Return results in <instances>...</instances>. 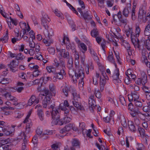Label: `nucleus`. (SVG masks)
Here are the masks:
<instances>
[{"label":"nucleus","instance_id":"obj_1","mask_svg":"<svg viewBox=\"0 0 150 150\" xmlns=\"http://www.w3.org/2000/svg\"><path fill=\"white\" fill-rule=\"evenodd\" d=\"M41 94L45 96L44 99L42 101V104L43 108H47L48 105L49 109H52L50 113L52 118L55 119V118H58L59 117L58 111L60 110L58 108L55 107V105L54 104L51 105L52 103L51 98L53 95L48 89H44L41 92Z\"/></svg>","mask_w":150,"mask_h":150},{"label":"nucleus","instance_id":"obj_2","mask_svg":"<svg viewBox=\"0 0 150 150\" xmlns=\"http://www.w3.org/2000/svg\"><path fill=\"white\" fill-rule=\"evenodd\" d=\"M62 92L67 97L68 96L69 92H71L73 96L74 100L72 101V103L74 106L78 110H85L83 106L79 102L80 100V96L76 90L71 87H64L62 89Z\"/></svg>","mask_w":150,"mask_h":150},{"label":"nucleus","instance_id":"obj_3","mask_svg":"<svg viewBox=\"0 0 150 150\" xmlns=\"http://www.w3.org/2000/svg\"><path fill=\"white\" fill-rule=\"evenodd\" d=\"M59 111H58V114L59 117L58 118H56L55 119L52 118V121L51 122V124L52 126L59 125H62L64 124L69 123L71 120V118L70 117L68 116H65L63 119H60V114L59 113Z\"/></svg>","mask_w":150,"mask_h":150},{"label":"nucleus","instance_id":"obj_4","mask_svg":"<svg viewBox=\"0 0 150 150\" xmlns=\"http://www.w3.org/2000/svg\"><path fill=\"white\" fill-rule=\"evenodd\" d=\"M77 70L75 73V76L76 79H79V83L80 86H83V79L84 77L83 69L81 67L79 66L76 68Z\"/></svg>","mask_w":150,"mask_h":150},{"label":"nucleus","instance_id":"obj_5","mask_svg":"<svg viewBox=\"0 0 150 150\" xmlns=\"http://www.w3.org/2000/svg\"><path fill=\"white\" fill-rule=\"evenodd\" d=\"M77 70L75 73V76L76 79H79V83L80 86H83V79L84 77L83 69L81 67L79 66L76 68Z\"/></svg>","mask_w":150,"mask_h":150},{"label":"nucleus","instance_id":"obj_6","mask_svg":"<svg viewBox=\"0 0 150 150\" xmlns=\"http://www.w3.org/2000/svg\"><path fill=\"white\" fill-rule=\"evenodd\" d=\"M3 96L7 100L11 101V103L13 105H16L19 104L17 102L18 100L17 98L11 96L10 92H6L3 94Z\"/></svg>","mask_w":150,"mask_h":150},{"label":"nucleus","instance_id":"obj_7","mask_svg":"<svg viewBox=\"0 0 150 150\" xmlns=\"http://www.w3.org/2000/svg\"><path fill=\"white\" fill-rule=\"evenodd\" d=\"M56 50L57 52L59 53V55L62 58L68 59L71 57L69 54V52L66 51L65 49L57 48Z\"/></svg>","mask_w":150,"mask_h":150},{"label":"nucleus","instance_id":"obj_8","mask_svg":"<svg viewBox=\"0 0 150 150\" xmlns=\"http://www.w3.org/2000/svg\"><path fill=\"white\" fill-rule=\"evenodd\" d=\"M50 21V19L47 15H44L42 18V24L46 30H47L48 29V24Z\"/></svg>","mask_w":150,"mask_h":150},{"label":"nucleus","instance_id":"obj_9","mask_svg":"<svg viewBox=\"0 0 150 150\" xmlns=\"http://www.w3.org/2000/svg\"><path fill=\"white\" fill-rule=\"evenodd\" d=\"M39 98L35 95H32L28 100L27 104L29 106H31L33 104L36 105L39 103Z\"/></svg>","mask_w":150,"mask_h":150},{"label":"nucleus","instance_id":"obj_10","mask_svg":"<svg viewBox=\"0 0 150 150\" xmlns=\"http://www.w3.org/2000/svg\"><path fill=\"white\" fill-rule=\"evenodd\" d=\"M128 98L130 102L137 100L139 98V95L138 93L136 91H133L131 93V95H129L128 96Z\"/></svg>","mask_w":150,"mask_h":150},{"label":"nucleus","instance_id":"obj_11","mask_svg":"<svg viewBox=\"0 0 150 150\" xmlns=\"http://www.w3.org/2000/svg\"><path fill=\"white\" fill-rule=\"evenodd\" d=\"M65 74V73L63 68L61 69L59 71H55L53 76L55 79L57 78L59 79H63V76Z\"/></svg>","mask_w":150,"mask_h":150},{"label":"nucleus","instance_id":"obj_12","mask_svg":"<svg viewBox=\"0 0 150 150\" xmlns=\"http://www.w3.org/2000/svg\"><path fill=\"white\" fill-rule=\"evenodd\" d=\"M93 96L90 97L88 100L89 108L91 112L93 111L96 106L95 102L93 99Z\"/></svg>","mask_w":150,"mask_h":150},{"label":"nucleus","instance_id":"obj_13","mask_svg":"<svg viewBox=\"0 0 150 150\" xmlns=\"http://www.w3.org/2000/svg\"><path fill=\"white\" fill-rule=\"evenodd\" d=\"M16 61L13 60L10 62V64H8L10 70L13 72H15L17 71L16 67L18 65L16 64Z\"/></svg>","mask_w":150,"mask_h":150},{"label":"nucleus","instance_id":"obj_14","mask_svg":"<svg viewBox=\"0 0 150 150\" xmlns=\"http://www.w3.org/2000/svg\"><path fill=\"white\" fill-rule=\"evenodd\" d=\"M68 62L67 67L69 70V74L70 75V71H73L72 68L73 67V60L72 57L68 59Z\"/></svg>","mask_w":150,"mask_h":150},{"label":"nucleus","instance_id":"obj_15","mask_svg":"<svg viewBox=\"0 0 150 150\" xmlns=\"http://www.w3.org/2000/svg\"><path fill=\"white\" fill-rule=\"evenodd\" d=\"M118 118L120 120L121 123L123 127L127 128V123L124 116L122 115H120L118 116Z\"/></svg>","mask_w":150,"mask_h":150},{"label":"nucleus","instance_id":"obj_16","mask_svg":"<svg viewBox=\"0 0 150 150\" xmlns=\"http://www.w3.org/2000/svg\"><path fill=\"white\" fill-rule=\"evenodd\" d=\"M115 67H116V69L115 70L113 74L112 75V77L113 78V80L114 79H117L118 78L119 76L120 75V73L119 69L117 68V65L115 63H114Z\"/></svg>","mask_w":150,"mask_h":150},{"label":"nucleus","instance_id":"obj_17","mask_svg":"<svg viewBox=\"0 0 150 150\" xmlns=\"http://www.w3.org/2000/svg\"><path fill=\"white\" fill-rule=\"evenodd\" d=\"M128 125L130 130L133 132H135L136 129L133 122L131 121H128Z\"/></svg>","mask_w":150,"mask_h":150},{"label":"nucleus","instance_id":"obj_18","mask_svg":"<svg viewBox=\"0 0 150 150\" xmlns=\"http://www.w3.org/2000/svg\"><path fill=\"white\" fill-rule=\"evenodd\" d=\"M100 91L102 92L104 90V86L105 85L106 83V80L104 79H102L101 76L100 77Z\"/></svg>","mask_w":150,"mask_h":150},{"label":"nucleus","instance_id":"obj_19","mask_svg":"<svg viewBox=\"0 0 150 150\" xmlns=\"http://www.w3.org/2000/svg\"><path fill=\"white\" fill-rule=\"evenodd\" d=\"M139 78H141V80L142 81L143 85H145L147 82V76L144 71H141V77Z\"/></svg>","mask_w":150,"mask_h":150},{"label":"nucleus","instance_id":"obj_20","mask_svg":"<svg viewBox=\"0 0 150 150\" xmlns=\"http://www.w3.org/2000/svg\"><path fill=\"white\" fill-rule=\"evenodd\" d=\"M37 115H38L40 120L42 121L44 119V115L43 110H37Z\"/></svg>","mask_w":150,"mask_h":150},{"label":"nucleus","instance_id":"obj_21","mask_svg":"<svg viewBox=\"0 0 150 150\" xmlns=\"http://www.w3.org/2000/svg\"><path fill=\"white\" fill-rule=\"evenodd\" d=\"M146 12L142 8H140L139 11L138 17L140 19H143L144 16L145 15Z\"/></svg>","mask_w":150,"mask_h":150},{"label":"nucleus","instance_id":"obj_22","mask_svg":"<svg viewBox=\"0 0 150 150\" xmlns=\"http://www.w3.org/2000/svg\"><path fill=\"white\" fill-rule=\"evenodd\" d=\"M55 88V86L53 84L51 83L50 84L49 88L50 91H51L50 92L52 93L53 96H55L56 93Z\"/></svg>","mask_w":150,"mask_h":150},{"label":"nucleus","instance_id":"obj_23","mask_svg":"<svg viewBox=\"0 0 150 150\" xmlns=\"http://www.w3.org/2000/svg\"><path fill=\"white\" fill-rule=\"evenodd\" d=\"M80 46L81 50L83 54L87 50V47L83 43H81L79 45Z\"/></svg>","mask_w":150,"mask_h":150},{"label":"nucleus","instance_id":"obj_24","mask_svg":"<svg viewBox=\"0 0 150 150\" xmlns=\"http://www.w3.org/2000/svg\"><path fill=\"white\" fill-rule=\"evenodd\" d=\"M15 118H21L23 115V113L22 112L19 111H16L14 112Z\"/></svg>","mask_w":150,"mask_h":150},{"label":"nucleus","instance_id":"obj_25","mask_svg":"<svg viewBox=\"0 0 150 150\" xmlns=\"http://www.w3.org/2000/svg\"><path fill=\"white\" fill-rule=\"evenodd\" d=\"M75 55V67L76 68H77V67L79 66V55L78 53L76 52L74 54Z\"/></svg>","mask_w":150,"mask_h":150},{"label":"nucleus","instance_id":"obj_26","mask_svg":"<svg viewBox=\"0 0 150 150\" xmlns=\"http://www.w3.org/2000/svg\"><path fill=\"white\" fill-rule=\"evenodd\" d=\"M144 33L146 36H148L150 35V24H149L146 26L144 31Z\"/></svg>","mask_w":150,"mask_h":150},{"label":"nucleus","instance_id":"obj_27","mask_svg":"<svg viewBox=\"0 0 150 150\" xmlns=\"http://www.w3.org/2000/svg\"><path fill=\"white\" fill-rule=\"evenodd\" d=\"M140 33V29L138 25H136L135 29V35L134 36L135 38H138L139 35Z\"/></svg>","mask_w":150,"mask_h":150},{"label":"nucleus","instance_id":"obj_28","mask_svg":"<svg viewBox=\"0 0 150 150\" xmlns=\"http://www.w3.org/2000/svg\"><path fill=\"white\" fill-rule=\"evenodd\" d=\"M14 129H11V131H9L7 130L5 128L3 132L4 134L6 135H12L13 133L14 132Z\"/></svg>","mask_w":150,"mask_h":150},{"label":"nucleus","instance_id":"obj_29","mask_svg":"<svg viewBox=\"0 0 150 150\" xmlns=\"http://www.w3.org/2000/svg\"><path fill=\"white\" fill-rule=\"evenodd\" d=\"M72 145L73 146H79L80 145V142L78 139H74L71 142Z\"/></svg>","mask_w":150,"mask_h":150},{"label":"nucleus","instance_id":"obj_30","mask_svg":"<svg viewBox=\"0 0 150 150\" xmlns=\"http://www.w3.org/2000/svg\"><path fill=\"white\" fill-rule=\"evenodd\" d=\"M46 69L47 71L50 73L52 72L54 75V73H55L56 70L55 68L52 66H47L46 67Z\"/></svg>","mask_w":150,"mask_h":150},{"label":"nucleus","instance_id":"obj_31","mask_svg":"<svg viewBox=\"0 0 150 150\" xmlns=\"http://www.w3.org/2000/svg\"><path fill=\"white\" fill-rule=\"evenodd\" d=\"M91 35L95 38H96L99 35V33L96 29H94L92 30L91 33Z\"/></svg>","mask_w":150,"mask_h":150},{"label":"nucleus","instance_id":"obj_32","mask_svg":"<svg viewBox=\"0 0 150 150\" xmlns=\"http://www.w3.org/2000/svg\"><path fill=\"white\" fill-rule=\"evenodd\" d=\"M11 142V140L9 138H8L1 141L0 145L5 146L6 144L9 143Z\"/></svg>","mask_w":150,"mask_h":150},{"label":"nucleus","instance_id":"obj_33","mask_svg":"<svg viewBox=\"0 0 150 150\" xmlns=\"http://www.w3.org/2000/svg\"><path fill=\"white\" fill-rule=\"evenodd\" d=\"M118 19L120 23L125 25H126L128 23V20L126 18L122 17Z\"/></svg>","mask_w":150,"mask_h":150},{"label":"nucleus","instance_id":"obj_34","mask_svg":"<svg viewBox=\"0 0 150 150\" xmlns=\"http://www.w3.org/2000/svg\"><path fill=\"white\" fill-rule=\"evenodd\" d=\"M134 102L135 105L136 107L138 108H141L143 106L142 103L141 102L137 100L134 101Z\"/></svg>","mask_w":150,"mask_h":150},{"label":"nucleus","instance_id":"obj_35","mask_svg":"<svg viewBox=\"0 0 150 150\" xmlns=\"http://www.w3.org/2000/svg\"><path fill=\"white\" fill-rule=\"evenodd\" d=\"M79 127L81 129V130L82 131V133L84 134V131H86V132L87 131V130L85 129V128H86L85 124L83 122L80 123Z\"/></svg>","mask_w":150,"mask_h":150},{"label":"nucleus","instance_id":"obj_36","mask_svg":"<svg viewBox=\"0 0 150 150\" xmlns=\"http://www.w3.org/2000/svg\"><path fill=\"white\" fill-rule=\"evenodd\" d=\"M52 133L53 132L52 130H46L44 131L43 133L42 134V139H45V138L43 137L44 135H50L52 134Z\"/></svg>","mask_w":150,"mask_h":150},{"label":"nucleus","instance_id":"obj_37","mask_svg":"<svg viewBox=\"0 0 150 150\" xmlns=\"http://www.w3.org/2000/svg\"><path fill=\"white\" fill-rule=\"evenodd\" d=\"M95 95L98 98H100L101 97V94L98 89L96 88L94 89Z\"/></svg>","mask_w":150,"mask_h":150},{"label":"nucleus","instance_id":"obj_38","mask_svg":"<svg viewBox=\"0 0 150 150\" xmlns=\"http://www.w3.org/2000/svg\"><path fill=\"white\" fill-rule=\"evenodd\" d=\"M42 41L44 43H45L47 46H48L50 45L52 43L53 41L50 40V38L49 39H43Z\"/></svg>","mask_w":150,"mask_h":150},{"label":"nucleus","instance_id":"obj_39","mask_svg":"<svg viewBox=\"0 0 150 150\" xmlns=\"http://www.w3.org/2000/svg\"><path fill=\"white\" fill-rule=\"evenodd\" d=\"M107 59L110 62H114V60L113 55V54L112 52L109 53V54L107 57Z\"/></svg>","mask_w":150,"mask_h":150},{"label":"nucleus","instance_id":"obj_40","mask_svg":"<svg viewBox=\"0 0 150 150\" xmlns=\"http://www.w3.org/2000/svg\"><path fill=\"white\" fill-rule=\"evenodd\" d=\"M148 105L144 106L142 108L143 110L146 113L150 112V105L148 104V102L147 103Z\"/></svg>","mask_w":150,"mask_h":150},{"label":"nucleus","instance_id":"obj_41","mask_svg":"<svg viewBox=\"0 0 150 150\" xmlns=\"http://www.w3.org/2000/svg\"><path fill=\"white\" fill-rule=\"evenodd\" d=\"M141 137L144 143L148 145L147 140L149 139V137L146 134Z\"/></svg>","mask_w":150,"mask_h":150},{"label":"nucleus","instance_id":"obj_42","mask_svg":"<svg viewBox=\"0 0 150 150\" xmlns=\"http://www.w3.org/2000/svg\"><path fill=\"white\" fill-rule=\"evenodd\" d=\"M25 57L23 56L22 54L20 53L18 54L16 56V59L17 60H23L25 59Z\"/></svg>","mask_w":150,"mask_h":150},{"label":"nucleus","instance_id":"obj_43","mask_svg":"<svg viewBox=\"0 0 150 150\" xmlns=\"http://www.w3.org/2000/svg\"><path fill=\"white\" fill-rule=\"evenodd\" d=\"M126 35L127 37H129L130 34H131V37L132 38L133 35L132 29L129 28L128 29L126 30L125 31Z\"/></svg>","mask_w":150,"mask_h":150},{"label":"nucleus","instance_id":"obj_44","mask_svg":"<svg viewBox=\"0 0 150 150\" xmlns=\"http://www.w3.org/2000/svg\"><path fill=\"white\" fill-rule=\"evenodd\" d=\"M10 80L9 78H3L0 81V83L4 84L6 83H8Z\"/></svg>","mask_w":150,"mask_h":150},{"label":"nucleus","instance_id":"obj_45","mask_svg":"<svg viewBox=\"0 0 150 150\" xmlns=\"http://www.w3.org/2000/svg\"><path fill=\"white\" fill-rule=\"evenodd\" d=\"M120 101L122 104L124 105H126L125 99L122 96L120 95L119 97Z\"/></svg>","mask_w":150,"mask_h":150},{"label":"nucleus","instance_id":"obj_46","mask_svg":"<svg viewBox=\"0 0 150 150\" xmlns=\"http://www.w3.org/2000/svg\"><path fill=\"white\" fill-rule=\"evenodd\" d=\"M129 13V11L127 8H125L122 11V14L125 17L128 16Z\"/></svg>","mask_w":150,"mask_h":150},{"label":"nucleus","instance_id":"obj_47","mask_svg":"<svg viewBox=\"0 0 150 150\" xmlns=\"http://www.w3.org/2000/svg\"><path fill=\"white\" fill-rule=\"evenodd\" d=\"M2 42H7L8 39V30L6 31V33L5 35L2 38Z\"/></svg>","mask_w":150,"mask_h":150},{"label":"nucleus","instance_id":"obj_48","mask_svg":"<svg viewBox=\"0 0 150 150\" xmlns=\"http://www.w3.org/2000/svg\"><path fill=\"white\" fill-rule=\"evenodd\" d=\"M138 131L140 134L141 137L146 134L145 133V131L144 129L142 127L139 128Z\"/></svg>","mask_w":150,"mask_h":150},{"label":"nucleus","instance_id":"obj_49","mask_svg":"<svg viewBox=\"0 0 150 150\" xmlns=\"http://www.w3.org/2000/svg\"><path fill=\"white\" fill-rule=\"evenodd\" d=\"M137 38V41L136 42L134 43L133 44V45H134V47L135 48H137L139 49H140V45L139 44V40L138 38Z\"/></svg>","mask_w":150,"mask_h":150},{"label":"nucleus","instance_id":"obj_50","mask_svg":"<svg viewBox=\"0 0 150 150\" xmlns=\"http://www.w3.org/2000/svg\"><path fill=\"white\" fill-rule=\"evenodd\" d=\"M138 147H137V150H145V147L142 144L137 143Z\"/></svg>","mask_w":150,"mask_h":150},{"label":"nucleus","instance_id":"obj_51","mask_svg":"<svg viewBox=\"0 0 150 150\" xmlns=\"http://www.w3.org/2000/svg\"><path fill=\"white\" fill-rule=\"evenodd\" d=\"M31 114V112H29L28 115H27L26 118H25V120L23 121V123H25L27 122H29L30 121H31L29 119V118L30 115Z\"/></svg>","mask_w":150,"mask_h":150},{"label":"nucleus","instance_id":"obj_52","mask_svg":"<svg viewBox=\"0 0 150 150\" xmlns=\"http://www.w3.org/2000/svg\"><path fill=\"white\" fill-rule=\"evenodd\" d=\"M122 44L126 49H128V48H131L129 44L125 40H123V41Z\"/></svg>","mask_w":150,"mask_h":150},{"label":"nucleus","instance_id":"obj_53","mask_svg":"<svg viewBox=\"0 0 150 150\" xmlns=\"http://www.w3.org/2000/svg\"><path fill=\"white\" fill-rule=\"evenodd\" d=\"M145 44L146 48L148 50H150V40H146Z\"/></svg>","mask_w":150,"mask_h":150},{"label":"nucleus","instance_id":"obj_54","mask_svg":"<svg viewBox=\"0 0 150 150\" xmlns=\"http://www.w3.org/2000/svg\"><path fill=\"white\" fill-rule=\"evenodd\" d=\"M113 0H108L106 1V4L108 7L112 6L114 4Z\"/></svg>","mask_w":150,"mask_h":150},{"label":"nucleus","instance_id":"obj_55","mask_svg":"<svg viewBox=\"0 0 150 150\" xmlns=\"http://www.w3.org/2000/svg\"><path fill=\"white\" fill-rule=\"evenodd\" d=\"M72 125H73V124L71 123L66 125L64 127L66 130V131L68 132L70 131L71 129Z\"/></svg>","mask_w":150,"mask_h":150},{"label":"nucleus","instance_id":"obj_56","mask_svg":"<svg viewBox=\"0 0 150 150\" xmlns=\"http://www.w3.org/2000/svg\"><path fill=\"white\" fill-rule=\"evenodd\" d=\"M143 89L145 93V95L146 97V98H147V95L149 93H150V90L149 89L148 87H146V86H145L144 87Z\"/></svg>","mask_w":150,"mask_h":150},{"label":"nucleus","instance_id":"obj_57","mask_svg":"<svg viewBox=\"0 0 150 150\" xmlns=\"http://www.w3.org/2000/svg\"><path fill=\"white\" fill-rule=\"evenodd\" d=\"M85 19H87L90 18V16L88 11H86L85 12L83 13V14L81 15Z\"/></svg>","mask_w":150,"mask_h":150},{"label":"nucleus","instance_id":"obj_58","mask_svg":"<svg viewBox=\"0 0 150 150\" xmlns=\"http://www.w3.org/2000/svg\"><path fill=\"white\" fill-rule=\"evenodd\" d=\"M32 142L34 144H37L38 143V135H35L33 138Z\"/></svg>","mask_w":150,"mask_h":150},{"label":"nucleus","instance_id":"obj_59","mask_svg":"<svg viewBox=\"0 0 150 150\" xmlns=\"http://www.w3.org/2000/svg\"><path fill=\"white\" fill-rule=\"evenodd\" d=\"M47 50L50 53L52 54H54L55 52V50L53 47H48L47 48Z\"/></svg>","mask_w":150,"mask_h":150},{"label":"nucleus","instance_id":"obj_60","mask_svg":"<svg viewBox=\"0 0 150 150\" xmlns=\"http://www.w3.org/2000/svg\"><path fill=\"white\" fill-rule=\"evenodd\" d=\"M98 3V6L100 8H104L103 5L105 0H97Z\"/></svg>","mask_w":150,"mask_h":150},{"label":"nucleus","instance_id":"obj_61","mask_svg":"<svg viewBox=\"0 0 150 150\" xmlns=\"http://www.w3.org/2000/svg\"><path fill=\"white\" fill-rule=\"evenodd\" d=\"M112 118L110 117L107 116L103 118V120L106 123H108L110 122Z\"/></svg>","mask_w":150,"mask_h":150},{"label":"nucleus","instance_id":"obj_62","mask_svg":"<svg viewBox=\"0 0 150 150\" xmlns=\"http://www.w3.org/2000/svg\"><path fill=\"white\" fill-rule=\"evenodd\" d=\"M129 112L131 115L133 117H135L137 114V111L136 110V109L134 110H131Z\"/></svg>","mask_w":150,"mask_h":150},{"label":"nucleus","instance_id":"obj_63","mask_svg":"<svg viewBox=\"0 0 150 150\" xmlns=\"http://www.w3.org/2000/svg\"><path fill=\"white\" fill-rule=\"evenodd\" d=\"M36 132L37 134V135H38L39 137L40 138H42V131L40 129H37L36 130Z\"/></svg>","mask_w":150,"mask_h":150},{"label":"nucleus","instance_id":"obj_64","mask_svg":"<svg viewBox=\"0 0 150 150\" xmlns=\"http://www.w3.org/2000/svg\"><path fill=\"white\" fill-rule=\"evenodd\" d=\"M125 83L127 85L129 84L131 82V78L130 76H128L125 78Z\"/></svg>","mask_w":150,"mask_h":150}]
</instances>
